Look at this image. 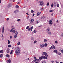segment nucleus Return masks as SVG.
Listing matches in <instances>:
<instances>
[{"label":"nucleus","mask_w":63,"mask_h":63,"mask_svg":"<svg viewBox=\"0 0 63 63\" xmlns=\"http://www.w3.org/2000/svg\"><path fill=\"white\" fill-rule=\"evenodd\" d=\"M15 50H16L15 51V52L16 54H17V55H18L20 53V49L18 47H17L15 48Z\"/></svg>","instance_id":"nucleus-1"},{"label":"nucleus","mask_w":63,"mask_h":63,"mask_svg":"<svg viewBox=\"0 0 63 63\" xmlns=\"http://www.w3.org/2000/svg\"><path fill=\"white\" fill-rule=\"evenodd\" d=\"M19 12V10H16L14 11V12L15 14H17V13H18Z\"/></svg>","instance_id":"nucleus-2"},{"label":"nucleus","mask_w":63,"mask_h":63,"mask_svg":"<svg viewBox=\"0 0 63 63\" xmlns=\"http://www.w3.org/2000/svg\"><path fill=\"white\" fill-rule=\"evenodd\" d=\"M13 33H15V34L16 35H18V32H17V31H16L15 32V31H14V32H13Z\"/></svg>","instance_id":"nucleus-3"},{"label":"nucleus","mask_w":63,"mask_h":63,"mask_svg":"<svg viewBox=\"0 0 63 63\" xmlns=\"http://www.w3.org/2000/svg\"><path fill=\"white\" fill-rule=\"evenodd\" d=\"M15 31L14 30H13V29H11L10 30V32H11V33H14L15 32Z\"/></svg>","instance_id":"nucleus-4"},{"label":"nucleus","mask_w":63,"mask_h":63,"mask_svg":"<svg viewBox=\"0 0 63 63\" xmlns=\"http://www.w3.org/2000/svg\"><path fill=\"white\" fill-rule=\"evenodd\" d=\"M12 6V4L11 3H10L9 4L8 6V8H10V7H11Z\"/></svg>","instance_id":"nucleus-5"},{"label":"nucleus","mask_w":63,"mask_h":63,"mask_svg":"<svg viewBox=\"0 0 63 63\" xmlns=\"http://www.w3.org/2000/svg\"><path fill=\"white\" fill-rule=\"evenodd\" d=\"M40 47L41 48H43L44 47V45L43 44H41L40 45Z\"/></svg>","instance_id":"nucleus-6"},{"label":"nucleus","mask_w":63,"mask_h":63,"mask_svg":"<svg viewBox=\"0 0 63 63\" xmlns=\"http://www.w3.org/2000/svg\"><path fill=\"white\" fill-rule=\"evenodd\" d=\"M47 32L48 35H51V32L50 31H48Z\"/></svg>","instance_id":"nucleus-7"},{"label":"nucleus","mask_w":63,"mask_h":63,"mask_svg":"<svg viewBox=\"0 0 63 63\" xmlns=\"http://www.w3.org/2000/svg\"><path fill=\"white\" fill-rule=\"evenodd\" d=\"M43 56H42L41 57H40L39 58V59H40V60H41V59H43Z\"/></svg>","instance_id":"nucleus-8"},{"label":"nucleus","mask_w":63,"mask_h":63,"mask_svg":"<svg viewBox=\"0 0 63 63\" xmlns=\"http://www.w3.org/2000/svg\"><path fill=\"white\" fill-rule=\"evenodd\" d=\"M40 5H41V6H43V5H44V2H40Z\"/></svg>","instance_id":"nucleus-9"},{"label":"nucleus","mask_w":63,"mask_h":63,"mask_svg":"<svg viewBox=\"0 0 63 63\" xmlns=\"http://www.w3.org/2000/svg\"><path fill=\"white\" fill-rule=\"evenodd\" d=\"M2 32L3 33V32H4V27H3V28L2 29Z\"/></svg>","instance_id":"nucleus-10"},{"label":"nucleus","mask_w":63,"mask_h":63,"mask_svg":"<svg viewBox=\"0 0 63 63\" xmlns=\"http://www.w3.org/2000/svg\"><path fill=\"white\" fill-rule=\"evenodd\" d=\"M41 14V12H39L38 13L37 15V16H38L39 15H40V14Z\"/></svg>","instance_id":"nucleus-11"},{"label":"nucleus","mask_w":63,"mask_h":63,"mask_svg":"<svg viewBox=\"0 0 63 63\" xmlns=\"http://www.w3.org/2000/svg\"><path fill=\"white\" fill-rule=\"evenodd\" d=\"M15 7L17 9L18 8H19V6H18V5H17Z\"/></svg>","instance_id":"nucleus-12"},{"label":"nucleus","mask_w":63,"mask_h":63,"mask_svg":"<svg viewBox=\"0 0 63 63\" xmlns=\"http://www.w3.org/2000/svg\"><path fill=\"white\" fill-rule=\"evenodd\" d=\"M43 55H46V54H47V53L45 52H43Z\"/></svg>","instance_id":"nucleus-13"},{"label":"nucleus","mask_w":63,"mask_h":63,"mask_svg":"<svg viewBox=\"0 0 63 63\" xmlns=\"http://www.w3.org/2000/svg\"><path fill=\"white\" fill-rule=\"evenodd\" d=\"M45 16H42L41 17V19H44V18H45Z\"/></svg>","instance_id":"nucleus-14"},{"label":"nucleus","mask_w":63,"mask_h":63,"mask_svg":"<svg viewBox=\"0 0 63 63\" xmlns=\"http://www.w3.org/2000/svg\"><path fill=\"white\" fill-rule=\"evenodd\" d=\"M7 61L9 63H10L11 62V60L10 59H9L7 60Z\"/></svg>","instance_id":"nucleus-15"},{"label":"nucleus","mask_w":63,"mask_h":63,"mask_svg":"<svg viewBox=\"0 0 63 63\" xmlns=\"http://www.w3.org/2000/svg\"><path fill=\"white\" fill-rule=\"evenodd\" d=\"M43 59H47V57H45V56H43Z\"/></svg>","instance_id":"nucleus-16"},{"label":"nucleus","mask_w":63,"mask_h":63,"mask_svg":"<svg viewBox=\"0 0 63 63\" xmlns=\"http://www.w3.org/2000/svg\"><path fill=\"white\" fill-rule=\"evenodd\" d=\"M53 52H55V53H57L58 52L56 50H54Z\"/></svg>","instance_id":"nucleus-17"},{"label":"nucleus","mask_w":63,"mask_h":63,"mask_svg":"<svg viewBox=\"0 0 63 63\" xmlns=\"http://www.w3.org/2000/svg\"><path fill=\"white\" fill-rule=\"evenodd\" d=\"M13 29H15V28L14 26H13L11 27Z\"/></svg>","instance_id":"nucleus-18"},{"label":"nucleus","mask_w":63,"mask_h":63,"mask_svg":"<svg viewBox=\"0 0 63 63\" xmlns=\"http://www.w3.org/2000/svg\"><path fill=\"white\" fill-rule=\"evenodd\" d=\"M34 19H32L31 20V21L33 22V21H34Z\"/></svg>","instance_id":"nucleus-19"},{"label":"nucleus","mask_w":63,"mask_h":63,"mask_svg":"<svg viewBox=\"0 0 63 63\" xmlns=\"http://www.w3.org/2000/svg\"><path fill=\"white\" fill-rule=\"evenodd\" d=\"M33 32L35 33H36V32H37V30H36L35 29L34 30Z\"/></svg>","instance_id":"nucleus-20"},{"label":"nucleus","mask_w":63,"mask_h":63,"mask_svg":"<svg viewBox=\"0 0 63 63\" xmlns=\"http://www.w3.org/2000/svg\"><path fill=\"white\" fill-rule=\"evenodd\" d=\"M31 30V28H28V31H30Z\"/></svg>","instance_id":"nucleus-21"},{"label":"nucleus","mask_w":63,"mask_h":63,"mask_svg":"<svg viewBox=\"0 0 63 63\" xmlns=\"http://www.w3.org/2000/svg\"><path fill=\"white\" fill-rule=\"evenodd\" d=\"M47 30H48V31H50V29L48 28L47 29Z\"/></svg>","instance_id":"nucleus-22"},{"label":"nucleus","mask_w":63,"mask_h":63,"mask_svg":"<svg viewBox=\"0 0 63 63\" xmlns=\"http://www.w3.org/2000/svg\"><path fill=\"white\" fill-rule=\"evenodd\" d=\"M53 11H54V10H50L49 11L50 12H53Z\"/></svg>","instance_id":"nucleus-23"},{"label":"nucleus","mask_w":63,"mask_h":63,"mask_svg":"<svg viewBox=\"0 0 63 63\" xmlns=\"http://www.w3.org/2000/svg\"><path fill=\"white\" fill-rule=\"evenodd\" d=\"M6 56L7 57H10V55L8 54H7L6 55Z\"/></svg>","instance_id":"nucleus-24"},{"label":"nucleus","mask_w":63,"mask_h":63,"mask_svg":"<svg viewBox=\"0 0 63 63\" xmlns=\"http://www.w3.org/2000/svg\"><path fill=\"white\" fill-rule=\"evenodd\" d=\"M53 48V47L52 46H51L50 47V49H52Z\"/></svg>","instance_id":"nucleus-25"},{"label":"nucleus","mask_w":63,"mask_h":63,"mask_svg":"<svg viewBox=\"0 0 63 63\" xmlns=\"http://www.w3.org/2000/svg\"><path fill=\"white\" fill-rule=\"evenodd\" d=\"M9 49H7V50H6V52L7 53H9Z\"/></svg>","instance_id":"nucleus-26"},{"label":"nucleus","mask_w":63,"mask_h":63,"mask_svg":"<svg viewBox=\"0 0 63 63\" xmlns=\"http://www.w3.org/2000/svg\"><path fill=\"white\" fill-rule=\"evenodd\" d=\"M20 44V42L19 41L18 42L17 45H19Z\"/></svg>","instance_id":"nucleus-27"},{"label":"nucleus","mask_w":63,"mask_h":63,"mask_svg":"<svg viewBox=\"0 0 63 63\" xmlns=\"http://www.w3.org/2000/svg\"><path fill=\"white\" fill-rule=\"evenodd\" d=\"M55 44H58V42H57V41L56 40L55 41Z\"/></svg>","instance_id":"nucleus-28"},{"label":"nucleus","mask_w":63,"mask_h":63,"mask_svg":"<svg viewBox=\"0 0 63 63\" xmlns=\"http://www.w3.org/2000/svg\"><path fill=\"white\" fill-rule=\"evenodd\" d=\"M2 39V40H4V36L3 35H2L1 36Z\"/></svg>","instance_id":"nucleus-29"},{"label":"nucleus","mask_w":63,"mask_h":63,"mask_svg":"<svg viewBox=\"0 0 63 63\" xmlns=\"http://www.w3.org/2000/svg\"><path fill=\"white\" fill-rule=\"evenodd\" d=\"M59 51H61V50H62V49H61V48H59Z\"/></svg>","instance_id":"nucleus-30"},{"label":"nucleus","mask_w":63,"mask_h":63,"mask_svg":"<svg viewBox=\"0 0 63 63\" xmlns=\"http://www.w3.org/2000/svg\"><path fill=\"white\" fill-rule=\"evenodd\" d=\"M47 43H45L44 44V46L45 47H47Z\"/></svg>","instance_id":"nucleus-31"},{"label":"nucleus","mask_w":63,"mask_h":63,"mask_svg":"<svg viewBox=\"0 0 63 63\" xmlns=\"http://www.w3.org/2000/svg\"><path fill=\"white\" fill-rule=\"evenodd\" d=\"M53 48L54 49H55V46L54 45H53Z\"/></svg>","instance_id":"nucleus-32"},{"label":"nucleus","mask_w":63,"mask_h":63,"mask_svg":"<svg viewBox=\"0 0 63 63\" xmlns=\"http://www.w3.org/2000/svg\"><path fill=\"white\" fill-rule=\"evenodd\" d=\"M29 28V26H27L26 27V29H28Z\"/></svg>","instance_id":"nucleus-33"},{"label":"nucleus","mask_w":63,"mask_h":63,"mask_svg":"<svg viewBox=\"0 0 63 63\" xmlns=\"http://www.w3.org/2000/svg\"><path fill=\"white\" fill-rule=\"evenodd\" d=\"M31 13H34V10H31Z\"/></svg>","instance_id":"nucleus-34"},{"label":"nucleus","mask_w":63,"mask_h":63,"mask_svg":"<svg viewBox=\"0 0 63 63\" xmlns=\"http://www.w3.org/2000/svg\"><path fill=\"white\" fill-rule=\"evenodd\" d=\"M33 26H32L31 27V31H32V30L33 29Z\"/></svg>","instance_id":"nucleus-35"},{"label":"nucleus","mask_w":63,"mask_h":63,"mask_svg":"<svg viewBox=\"0 0 63 63\" xmlns=\"http://www.w3.org/2000/svg\"><path fill=\"white\" fill-rule=\"evenodd\" d=\"M31 39L32 40H34V38L33 37H32L31 38Z\"/></svg>","instance_id":"nucleus-36"},{"label":"nucleus","mask_w":63,"mask_h":63,"mask_svg":"<svg viewBox=\"0 0 63 63\" xmlns=\"http://www.w3.org/2000/svg\"><path fill=\"white\" fill-rule=\"evenodd\" d=\"M15 38H16L17 37V35H15L14 36Z\"/></svg>","instance_id":"nucleus-37"},{"label":"nucleus","mask_w":63,"mask_h":63,"mask_svg":"<svg viewBox=\"0 0 63 63\" xmlns=\"http://www.w3.org/2000/svg\"><path fill=\"white\" fill-rule=\"evenodd\" d=\"M3 54H1V55H0V57L1 58L3 57Z\"/></svg>","instance_id":"nucleus-38"},{"label":"nucleus","mask_w":63,"mask_h":63,"mask_svg":"<svg viewBox=\"0 0 63 63\" xmlns=\"http://www.w3.org/2000/svg\"><path fill=\"white\" fill-rule=\"evenodd\" d=\"M3 50H1L0 51V53H3Z\"/></svg>","instance_id":"nucleus-39"},{"label":"nucleus","mask_w":63,"mask_h":63,"mask_svg":"<svg viewBox=\"0 0 63 63\" xmlns=\"http://www.w3.org/2000/svg\"><path fill=\"white\" fill-rule=\"evenodd\" d=\"M8 46L9 47H11V46L10 45H8Z\"/></svg>","instance_id":"nucleus-40"},{"label":"nucleus","mask_w":63,"mask_h":63,"mask_svg":"<svg viewBox=\"0 0 63 63\" xmlns=\"http://www.w3.org/2000/svg\"><path fill=\"white\" fill-rule=\"evenodd\" d=\"M47 6H48L49 5V2H48L47 3Z\"/></svg>","instance_id":"nucleus-41"},{"label":"nucleus","mask_w":63,"mask_h":63,"mask_svg":"<svg viewBox=\"0 0 63 63\" xmlns=\"http://www.w3.org/2000/svg\"><path fill=\"white\" fill-rule=\"evenodd\" d=\"M37 43V41L35 40L34 42V44H36Z\"/></svg>","instance_id":"nucleus-42"},{"label":"nucleus","mask_w":63,"mask_h":63,"mask_svg":"<svg viewBox=\"0 0 63 63\" xmlns=\"http://www.w3.org/2000/svg\"><path fill=\"white\" fill-rule=\"evenodd\" d=\"M44 41L45 42H47V40L46 39H44Z\"/></svg>","instance_id":"nucleus-43"},{"label":"nucleus","mask_w":63,"mask_h":63,"mask_svg":"<svg viewBox=\"0 0 63 63\" xmlns=\"http://www.w3.org/2000/svg\"><path fill=\"white\" fill-rule=\"evenodd\" d=\"M13 53V50H11L10 52V54H12Z\"/></svg>","instance_id":"nucleus-44"},{"label":"nucleus","mask_w":63,"mask_h":63,"mask_svg":"<svg viewBox=\"0 0 63 63\" xmlns=\"http://www.w3.org/2000/svg\"><path fill=\"white\" fill-rule=\"evenodd\" d=\"M45 56L46 57H47L48 56V55L47 54V53L45 55Z\"/></svg>","instance_id":"nucleus-45"},{"label":"nucleus","mask_w":63,"mask_h":63,"mask_svg":"<svg viewBox=\"0 0 63 63\" xmlns=\"http://www.w3.org/2000/svg\"><path fill=\"white\" fill-rule=\"evenodd\" d=\"M57 7H59V4H57Z\"/></svg>","instance_id":"nucleus-46"},{"label":"nucleus","mask_w":63,"mask_h":63,"mask_svg":"<svg viewBox=\"0 0 63 63\" xmlns=\"http://www.w3.org/2000/svg\"><path fill=\"white\" fill-rule=\"evenodd\" d=\"M54 5V7H55V6H56V3H54V5Z\"/></svg>","instance_id":"nucleus-47"},{"label":"nucleus","mask_w":63,"mask_h":63,"mask_svg":"<svg viewBox=\"0 0 63 63\" xmlns=\"http://www.w3.org/2000/svg\"><path fill=\"white\" fill-rule=\"evenodd\" d=\"M49 24H51V25H52V23L51 22H49Z\"/></svg>","instance_id":"nucleus-48"},{"label":"nucleus","mask_w":63,"mask_h":63,"mask_svg":"<svg viewBox=\"0 0 63 63\" xmlns=\"http://www.w3.org/2000/svg\"><path fill=\"white\" fill-rule=\"evenodd\" d=\"M36 23L38 24V23H39V22H38V21H36Z\"/></svg>","instance_id":"nucleus-49"},{"label":"nucleus","mask_w":63,"mask_h":63,"mask_svg":"<svg viewBox=\"0 0 63 63\" xmlns=\"http://www.w3.org/2000/svg\"><path fill=\"white\" fill-rule=\"evenodd\" d=\"M27 18L28 19V18H29V16H27Z\"/></svg>","instance_id":"nucleus-50"},{"label":"nucleus","mask_w":63,"mask_h":63,"mask_svg":"<svg viewBox=\"0 0 63 63\" xmlns=\"http://www.w3.org/2000/svg\"><path fill=\"white\" fill-rule=\"evenodd\" d=\"M20 19H17V21L18 22V21H20Z\"/></svg>","instance_id":"nucleus-51"},{"label":"nucleus","mask_w":63,"mask_h":63,"mask_svg":"<svg viewBox=\"0 0 63 63\" xmlns=\"http://www.w3.org/2000/svg\"><path fill=\"white\" fill-rule=\"evenodd\" d=\"M10 43V40H9L8 41V44H9Z\"/></svg>","instance_id":"nucleus-52"},{"label":"nucleus","mask_w":63,"mask_h":63,"mask_svg":"<svg viewBox=\"0 0 63 63\" xmlns=\"http://www.w3.org/2000/svg\"><path fill=\"white\" fill-rule=\"evenodd\" d=\"M44 10V9H43V8H42L41 9V11H43Z\"/></svg>","instance_id":"nucleus-53"},{"label":"nucleus","mask_w":63,"mask_h":63,"mask_svg":"<svg viewBox=\"0 0 63 63\" xmlns=\"http://www.w3.org/2000/svg\"><path fill=\"white\" fill-rule=\"evenodd\" d=\"M36 60H37V61H40V60L39 59H36Z\"/></svg>","instance_id":"nucleus-54"},{"label":"nucleus","mask_w":63,"mask_h":63,"mask_svg":"<svg viewBox=\"0 0 63 63\" xmlns=\"http://www.w3.org/2000/svg\"><path fill=\"white\" fill-rule=\"evenodd\" d=\"M53 4H51V8H52V7H53Z\"/></svg>","instance_id":"nucleus-55"},{"label":"nucleus","mask_w":63,"mask_h":63,"mask_svg":"<svg viewBox=\"0 0 63 63\" xmlns=\"http://www.w3.org/2000/svg\"><path fill=\"white\" fill-rule=\"evenodd\" d=\"M36 61H37V60H36V59L34 60H33V61H34V62H35Z\"/></svg>","instance_id":"nucleus-56"},{"label":"nucleus","mask_w":63,"mask_h":63,"mask_svg":"<svg viewBox=\"0 0 63 63\" xmlns=\"http://www.w3.org/2000/svg\"><path fill=\"white\" fill-rule=\"evenodd\" d=\"M61 37H63V34H61Z\"/></svg>","instance_id":"nucleus-57"},{"label":"nucleus","mask_w":63,"mask_h":63,"mask_svg":"<svg viewBox=\"0 0 63 63\" xmlns=\"http://www.w3.org/2000/svg\"><path fill=\"white\" fill-rule=\"evenodd\" d=\"M10 39H12V36H10Z\"/></svg>","instance_id":"nucleus-58"},{"label":"nucleus","mask_w":63,"mask_h":63,"mask_svg":"<svg viewBox=\"0 0 63 63\" xmlns=\"http://www.w3.org/2000/svg\"><path fill=\"white\" fill-rule=\"evenodd\" d=\"M29 58H27V60H29Z\"/></svg>","instance_id":"nucleus-59"},{"label":"nucleus","mask_w":63,"mask_h":63,"mask_svg":"<svg viewBox=\"0 0 63 63\" xmlns=\"http://www.w3.org/2000/svg\"><path fill=\"white\" fill-rule=\"evenodd\" d=\"M6 20H7V21H8V20H9V18H7L6 19Z\"/></svg>","instance_id":"nucleus-60"},{"label":"nucleus","mask_w":63,"mask_h":63,"mask_svg":"<svg viewBox=\"0 0 63 63\" xmlns=\"http://www.w3.org/2000/svg\"><path fill=\"white\" fill-rule=\"evenodd\" d=\"M49 22H52V20H50L49 21Z\"/></svg>","instance_id":"nucleus-61"},{"label":"nucleus","mask_w":63,"mask_h":63,"mask_svg":"<svg viewBox=\"0 0 63 63\" xmlns=\"http://www.w3.org/2000/svg\"><path fill=\"white\" fill-rule=\"evenodd\" d=\"M61 51L62 53H63V50H61Z\"/></svg>","instance_id":"nucleus-62"},{"label":"nucleus","mask_w":63,"mask_h":63,"mask_svg":"<svg viewBox=\"0 0 63 63\" xmlns=\"http://www.w3.org/2000/svg\"><path fill=\"white\" fill-rule=\"evenodd\" d=\"M58 54H59V55H60V54H61L59 52H58Z\"/></svg>","instance_id":"nucleus-63"},{"label":"nucleus","mask_w":63,"mask_h":63,"mask_svg":"<svg viewBox=\"0 0 63 63\" xmlns=\"http://www.w3.org/2000/svg\"><path fill=\"white\" fill-rule=\"evenodd\" d=\"M55 62H56V63H59V62H57V61L56 60L55 61Z\"/></svg>","instance_id":"nucleus-64"}]
</instances>
